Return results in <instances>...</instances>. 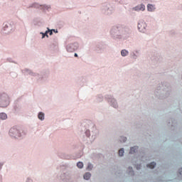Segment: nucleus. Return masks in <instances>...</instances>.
Masks as SVG:
<instances>
[{
	"mask_svg": "<svg viewBox=\"0 0 182 182\" xmlns=\"http://www.w3.org/2000/svg\"><path fill=\"white\" fill-rule=\"evenodd\" d=\"M0 119L1 120H6V119H8V115L4 112H1L0 113Z\"/></svg>",
	"mask_w": 182,
	"mask_h": 182,
	"instance_id": "obj_7",
	"label": "nucleus"
},
{
	"mask_svg": "<svg viewBox=\"0 0 182 182\" xmlns=\"http://www.w3.org/2000/svg\"><path fill=\"white\" fill-rule=\"evenodd\" d=\"M141 168V165L136 166V170H140Z\"/></svg>",
	"mask_w": 182,
	"mask_h": 182,
	"instance_id": "obj_17",
	"label": "nucleus"
},
{
	"mask_svg": "<svg viewBox=\"0 0 182 182\" xmlns=\"http://www.w3.org/2000/svg\"><path fill=\"white\" fill-rule=\"evenodd\" d=\"M147 167L149 168H154L156 167V162H151V164L147 165Z\"/></svg>",
	"mask_w": 182,
	"mask_h": 182,
	"instance_id": "obj_11",
	"label": "nucleus"
},
{
	"mask_svg": "<svg viewBox=\"0 0 182 182\" xmlns=\"http://www.w3.org/2000/svg\"><path fill=\"white\" fill-rule=\"evenodd\" d=\"M147 26V24H146L145 22H139L138 23V30L139 31V32H144L146 31V28Z\"/></svg>",
	"mask_w": 182,
	"mask_h": 182,
	"instance_id": "obj_3",
	"label": "nucleus"
},
{
	"mask_svg": "<svg viewBox=\"0 0 182 182\" xmlns=\"http://www.w3.org/2000/svg\"><path fill=\"white\" fill-rule=\"evenodd\" d=\"M134 9L135 11H136L137 12L140 11H145L146 9V6H144V4H139L138 6H136V7L134 8Z\"/></svg>",
	"mask_w": 182,
	"mask_h": 182,
	"instance_id": "obj_4",
	"label": "nucleus"
},
{
	"mask_svg": "<svg viewBox=\"0 0 182 182\" xmlns=\"http://www.w3.org/2000/svg\"><path fill=\"white\" fill-rule=\"evenodd\" d=\"M9 105V98L4 94L0 97V107H6Z\"/></svg>",
	"mask_w": 182,
	"mask_h": 182,
	"instance_id": "obj_1",
	"label": "nucleus"
},
{
	"mask_svg": "<svg viewBox=\"0 0 182 182\" xmlns=\"http://www.w3.org/2000/svg\"><path fill=\"white\" fill-rule=\"evenodd\" d=\"M91 176H92V174H90V173H89V172L85 173L84 175V179L89 180V178H90Z\"/></svg>",
	"mask_w": 182,
	"mask_h": 182,
	"instance_id": "obj_8",
	"label": "nucleus"
},
{
	"mask_svg": "<svg viewBox=\"0 0 182 182\" xmlns=\"http://www.w3.org/2000/svg\"><path fill=\"white\" fill-rule=\"evenodd\" d=\"M77 167H78V168H83V164L82 162H78L77 164Z\"/></svg>",
	"mask_w": 182,
	"mask_h": 182,
	"instance_id": "obj_14",
	"label": "nucleus"
},
{
	"mask_svg": "<svg viewBox=\"0 0 182 182\" xmlns=\"http://www.w3.org/2000/svg\"><path fill=\"white\" fill-rule=\"evenodd\" d=\"M123 154H124V149H121L119 150V156H120V157H122L123 156Z\"/></svg>",
	"mask_w": 182,
	"mask_h": 182,
	"instance_id": "obj_13",
	"label": "nucleus"
},
{
	"mask_svg": "<svg viewBox=\"0 0 182 182\" xmlns=\"http://www.w3.org/2000/svg\"><path fill=\"white\" fill-rule=\"evenodd\" d=\"M92 168H93V165H92V164H89L87 166L88 170H92Z\"/></svg>",
	"mask_w": 182,
	"mask_h": 182,
	"instance_id": "obj_16",
	"label": "nucleus"
},
{
	"mask_svg": "<svg viewBox=\"0 0 182 182\" xmlns=\"http://www.w3.org/2000/svg\"><path fill=\"white\" fill-rule=\"evenodd\" d=\"M48 33H49V35H53V32L52 31H46L44 34L43 33V38H45V36H47L48 38Z\"/></svg>",
	"mask_w": 182,
	"mask_h": 182,
	"instance_id": "obj_10",
	"label": "nucleus"
},
{
	"mask_svg": "<svg viewBox=\"0 0 182 182\" xmlns=\"http://www.w3.org/2000/svg\"><path fill=\"white\" fill-rule=\"evenodd\" d=\"M38 119H40V120H44L45 119V114H43V112H40L39 114H38Z\"/></svg>",
	"mask_w": 182,
	"mask_h": 182,
	"instance_id": "obj_9",
	"label": "nucleus"
},
{
	"mask_svg": "<svg viewBox=\"0 0 182 182\" xmlns=\"http://www.w3.org/2000/svg\"><path fill=\"white\" fill-rule=\"evenodd\" d=\"M126 140H127V138L124 137V136H122L120 139V141H123L124 143V141H126Z\"/></svg>",
	"mask_w": 182,
	"mask_h": 182,
	"instance_id": "obj_15",
	"label": "nucleus"
},
{
	"mask_svg": "<svg viewBox=\"0 0 182 182\" xmlns=\"http://www.w3.org/2000/svg\"><path fill=\"white\" fill-rule=\"evenodd\" d=\"M74 56H75V58H77V53H75Z\"/></svg>",
	"mask_w": 182,
	"mask_h": 182,
	"instance_id": "obj_19",
	"label": "nucleus"
},
{
	"mask_svg": "<svg viewBox=\"0 0 182 182\" xmlns=\"http://www.w3.org/2000/svg\"><path fill=\"white\" fill-rule=\"evenodd\" d=\"M9 134L12 137H21V132H19V130L15 127H13L10 129Z\"/></svg>",
	"mask_w": 182,
	"mask_h": 182,
	"instance_id": "obj_2",
	"label": "nucleus"
},
{
	"mask_svg": "<svg viewBox=\"0 0 182 182\" xmlns=\"http://www.w3.org/2000/svg\"><path fill=\"white\" fill-rule=\"evenodd\" d=\"M121 55L122 56H127V55H129V52L126 50H122L121 51Z\"/></svg>",
	"mask_w": 182,
	"mask_h": 182,
	"instance_id": "obj_12",
	"label": "nucleus"
},
{
	"mask_svg": "<svg viewBox=\"0 0 182 182\" xmlns=\"http://www.w3.org/2000/svg\"><path fill=\"white\" fill-rule=\"evenodd\" d=\"M147 10L149 11V12H153L156 11V7L153 6V4H148Z\"/></svg>",
	"mask_w": 182,
	"mask_h": 182,
	"instance_id": "obj_5",
	"label": "nucleus"
},
{
	"mask_svg": "<svg viewBox=\"0 0 182 182\" xmlns=\"http://www.w3.org/2000/svg\"><path fill=\"white\" fill-rule=\"evenodd\" d=\"M179 173L181 176H182V168L181 169H179Z\"/></svg>",
	"mask_w": 182,
	"mask_h": 182,
	"instance_id": "obj_18",
	"label": "nucleus"
},
{
	"mask_svg": "<svg viewBox=\"0 0 182 182\" xmlns=\"http://www.w3.org/2000/svg\"><path fill=\"white\" fill-rule=\"evenodd\" d=\"M129 168V170H133V168Z\"/></svg>",
	"mask_w": 182,
	"mask_h": 182,
	"instance_id": "obj_20",
	"label": "nucleus"
},
{
	"mask_svg": "<svg viewBox=\"0 0 182 182\" xmlns=\"http://www.w3.org/2000/svg\"><path fill=\"white\" fill-rule=\"evenodd\" d=\"M137 150H139V146H134V147H132L131 149H130V154H134V153L136 151H137Z\"/></svg>",
	"mask_w": 182,
	"mask_h": 182,
	"instance_id": "obj_6",
	"label": "nucleus"
}]
</instances>
